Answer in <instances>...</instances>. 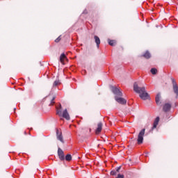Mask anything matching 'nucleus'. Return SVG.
Here are the masks:
<instances>
[{
    "label": "nucleus",
    "instance_id": "21",
    "mask_svg": "<svg viewBox=\"0 0 178 178\" xmlns=\"http://www.w3.org/2000/svg\"><path fill=\"white\" fill-rule=\"evenodd\" d=\"M60 41V36H59L58 38H57L56 40H55V42H59Z\"/></svg>",
    "mask_w": 178,
    "mask_h": 178
},
{
    "label": "nucleus",
    "instance_id": "14",
    "mask_svg": "<svg viewBox=\"0 0 178 178\" xmlns=\"http://www.w3.org/2000/svg\"><path fill=\"white\" fill-rule=\"evenodd\" d=\"M144 58L146 59H149L151 58V54H149V51H147L144 54H143Z\"/></svg>",
    "mask_w": 178,
    "mask_h": 178
},
{
    "label": "nucleus",
    "instance_id": "9",
    "mask_svg": "<svg viewBox=\"0 0 178 178\" xmlns=\"http://www.w3.org/2000/svg\"><path fill=\"white\" fill-rule=\"evenodd\" d=\"M56 134H57V139L60 141V143H63V136H62V133L59 134V131H56Z\"/></svg>",
    "mask_w": 178,
    "mask_h": 178
},
{
    "label": "nucleus",
    "instance_id": "6",
    "mask_svg": "<svg viewBox=\"0 0 178 178\" xmlns=\"http://www.w3.org/2000/svg\"><path fill=\"white\" fill-rule=\"evenodd\" d=\"M58 154L60 161H65V153H63V150L60 148L58 149Z\"/></svg>",
    "mask_w": 178,
    "mask_h": 178
},
{
    "label": "nucleus",
    "instance_id": "19",
    "mask_svg": "<svg viewBox=\"0 0 178 178\" xmlns=\"http://www.w3.org/2000/svg\"><path fill=\"white\" fill-rule=\"evenodd\" d=\"M117 173H118V172H116V170H112V171L111 172V176H116Z\"/></svg>",
    "mask_w": 178,
    "mask_h": 178
},
{
    "label": "nucleus",
    "instance_id": "10",
    "mask_svg": "<svg viewBox=\"0 0 178 178\" xmlns=\"http://www.w3.org/2000/svg\"><path fill=\"white\" fill-rule=\"evenodd\" d=\"M158 123H159V117H156L154 124H153V127L152 128V130H154V129H156V126H158Z\"/></svg>",
    "mask_w": 178,
    "mask_h": 178
},
{
    "label": "nucleus",
    "instance_id": "18",
    "mask_svg": "<svg viewBox=\"0 0 178 178\" xmlns=\"http://www.w3.org/2000/svg\"><path fill=\"white\" fill-rule=\"evenodd\" d=\"M65 160H67V161H72V155H70V154H67V155L65 156Z\"/></svg>",
    "mask_w": 178,
    "mask_h": 178
},
{
    "label": "nucleus",
    "instance_id": "15",
    "mask_svg": "<svg viewBox=\"0 0 178 178\" xmlns=\"http://www.w3.org/2000/svg\"><path fill=\"white\" fill-rule=\"evenodd\" d=\"M108 42L109 45H111V47H114V45L116 44V40H111L108 39Z\"/></svg>",
    "mask_w": 178,
    "mask_h": 178
},
{
    "label": "nucleus",
    "instance_id": "8",
    "mask_svg": "<svg viewBox=\"0 0 178 178\" xmlns=\"http://www.w3.org/2000/svg\"><path fill=\"white\" fill-rule=\"evenodd\" d=\"M102 131V122H99L97 124V128L96 129V134H99L100 131Z\"/></svg>",
    "mask_w": 178,
    "mask_h": 178
},
{
    "label": "nucleus",
    "instance_id": "13",
    "mask_svg": "<svg viewBox=\"0 0 178 178\" xmlns=\"http://www.w3.org/2000/svg\"><path fill=\"white\" fill-rule=\"evenodd\" d=\"M156 103L157 105H161V94H157L156 96Z\"/></svg>",
    "mask_w": 178,
    "mask_h": 178
},
{
    "label": "nucleus",
    "instance_id": "4",
    "mask_svg": "<svg viewBox=\"0 0 178 178\" xmlns=\"http://www.w3.org/2000/svg\"><path fill=\"white\" fill-rule=\"evenodd\" d=\"M144 134H145V129H143L138 135L137 142L138 144H143L144 141Z\"/></svg>",
    "mask_w": 178,
    "mask_h": 178
},
{
    "label": "nucleus",
    "instance_id": "5",
    "mask_svg": "<svg viewBox=\"0 0 178 178\" xmlns=\"http://www.w3.org/2000/svg\"><path fill=\"white\" fill-rule=\"evenodd\" d=\"M172 83V87H173V90H174V92L175 94H176L177 97H178V86H177V83H176V80H175V79L172 78L171 79Z\"/></svg>",
    "mask_w": 178,
    "mask_h": 178
},
{
    "label": "nucleus",
    "instance_id": "1",
    "mask_svg": "<svg viewBox=\"0 0 178 178\" xmlns=\"http://www.w3.org/2000/svg\"><path fill=\"white\" fill-rule=\"evenodd\" d=\"M110 88L113 94H114L115 95V99L116 102H118V104H120L121 105H126V104L127 103V101H126L124 98L122 97H123V93L122 92V91H120V88H116L113 86H110Z\"/></svg>",
    "mask_w": 178,
    "mask_h": 178
},
{
    "label": "nucleus",
    "instance_id": "16",
    "mask_svg": "<svg viewBox=\"0 0 178 178\" xmlns=\"http://www.w3.org/2000/svg\"><path fill=\"white\" fill-rule=\"evenodd\" d=\"M59 84H60L59 80H56L53 83V87H56L57 86H59Z\"/></svg>",
    "mask_w": 178,
    "mask_h": 178
},
{
    "label": "nucleus",
    "instance_id": "23",
    "mask_svg": "<svg viewBox=\"0 0 178 178\" xmlns=\"http://www.w3.org/2000/svg\"><path fill=\"white\" fill-rule=\"evenodd\" d=\"M54 99H55V98L54 97V98L51 99V104H55V102H54Z\"/></svg>",
    "mask_w": 178,
    "mask_h": 178
},
{
    "label": "nucleus",
    "instance_id": "12",
    "mask_svg": "<svg viewBox=\"0 0 178 178\" xmlns=\"http://www.w3.org/2000/svg\"><path fill=\"white\" fill-rule=\"evenodd\" d=\"M65 59H67L66 55L65 54V53H63L60 56V62L61 63H63Z\"/></svg>",
    "mask_w": 178,
    "mask_h": 178
},
{
    "label": "nucleus",
    "instance_id": "17",
    "mask_svg": "<svg viewBox=\"0 0 178 178\" xmlns=\"http://www.w3.org/2000/svg\"><path fill=\"white\" fill-rule=\"evenodd\" d=\"M150 72L152 74H156V72H158V70L156 68H152Z\"/></svg>",
    "mask_w": 178,
    "mask_h": 178
},
{
    "label": "nucleus",
    "instance_id": "3",
    "mask_svg": "<svg viewBox=\"0 0 178 178\" xmlns=\"http://www.w3.org/2000/svg\"><path fill=\"white\" fill-rule=\"evenodd\" d=\"M56 113L58 116H63L64 119L66 120H70V115H69V113L67 112V109H65L62 113V105L60 104L59 108H56Z\"/></svg>",
    "mask_w": 178,
    "mask_h": 178
},
{
    "label": "nucleus",
    "instance_id": "22",
    "mask_svg": "<svg viewBox=\"0 0 178 178\" xmlns=\"http://www.w3.org/2000/svg\"><path fill=\"white\" fill-rule=\"evenodd\" d=\"M120 168L121 167H118L115 172L118 173V172H119L120 170Z\"/></svg>",
    "mask_w": 178,
    "mask_h": 178
},
{
    "label": "nucleus",
    "instance_id": "11",
    "mask_svg": "<svg viewBox=\"0 0 178 178\" xmlns=\"http://www.w3.org/2000/svg\"><path fill=\"white\" fill-rule=\"evenodd\" d=\"M94 38H95V41L97 48H99V44H101V40H99V38L97 35H95Z\"/></svg>",
    "mask_w": 178,
    "mask_h": 178
},
{
    "label": "nucleus",
    "instance_id": "20",
    "mask_svg": "<svg viewBox=\"0 0 178 178\" xmlns=\"http://www.w3.org/2000/svg\"><path fill=\"white\" fill-rule=\"evenodd\" d=\"M116 178H124V175L118 174Z\"/></svg>",
    "mask_w": 178,
    "mask_h": 178
},
{
    "label": "nucleus",
    "instance_id": "2",
    "mask_svg": "<svg viewBox=\"0 0 178 178\" xmlns=\"http://www.w3.org/2000/svg\"><path fill=\"white\" fill-rule=\"evenodd\" d=\"M134 91L139 94L140 98L145 101V99H148V93L145 91V87H139L138 84L136 82L134 84Z\"/></svg>",
    "mask_w": 178,
    "mask_h": 178
},
{
    "label": "nucleus",
    "instance_id": "7",
    "mask_svg": "<svg viewBox=\"0 0 178 178\" xmlns=\"http://www.w3.org/2000/svg\"><path fill=\"white\" fill-rule=\"evenodd\" d=\"M172 108V104H169V103H166L163 107V111L164 112H169V111H170V108Z\"/></svg>",
    "mask_w": 178,
    "mask_h": 178
}]
</instances>
